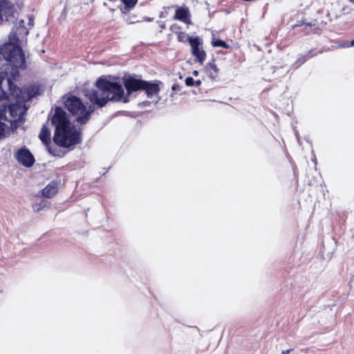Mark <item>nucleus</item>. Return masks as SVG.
I'll list each match as a JSON object with an SVG mask.
<instances>
[{
  "label": "nucleus",
  "mask_w": 354,
  "mask_h": 354,
  "mask_svg": "<svg viewBox=\"0 0 354 354\" xmlns=\"http://www.w3.org/2000/svg\"><path fill=\"white\" fill-rule=\"evenodd\" d=\"M193 74L194 75H198V72L196 71H195L193 72Z\"/></svg>",
  "instance_id": "a878e982"
},
{
  "label": "nucleus",
  "mask_w": 354,
  "mask_h": 354,
  "mask_svg": "<svg viewBox=\"0 0 354 354\" xmlns=\"http://www.w3.org/2000/svg\"><path fill=\"white\" fill-rule=\"evenodd\" d=\"M15 156L17 161L26 167H32L35 162L33 155L26 148L19 149Z\"/></svg>",
  "instance_id": "6e6552de"
},
{
  "label": "nucleus",
  "mask_w": 354,
  "mask_h": 354,
  "mask_svg": "<svg viewBox=\"0 0 354 354\" xmlns=\"http://www.w3.org/2000/svg\"><path fill=\"white\" fill-rule=\"evenodd\" d=\"M207 73L208 76L212 79L215 80L218 76V69L216 65L214 64V61L212 62H209L205 66Z\"/></svg>",
  "instance_id": "dca6fc26"
},
{
  "label": "nucleus",
  "mask_w": 354,
  "mask_h": 354,
  "mask_svg": "<svg viewBox=\"0 0 354 354\" xmlns=\"http://www.w3.org/2000/svg\"><path fill=\"white\" fill-rule=\"evenodd\" d=\"M8 82L10 84V94L15 97V101L9 104H3L2 107H0V109H3L5 106L6 112L8 110L9 118H7L6 121H9L10 122H17L21 120L24 113V107L25 106V100L21 95V90L16 86H14V88H12V85L13 84L10 80H8Z\"/></svg>",
  "instance_id": "20e7f679"
},
{
  "label": "nucleus",
  "mask_w": 354,
  "mask_h": 354,
  "mask_svg": "<svg viewBox=\"0 0 354 354\" xmlns=\"http://www.w3.org/2000/svg\"><path fill=\"white\" fill-rule=\"evenodd\" d=\"M171 89L173 91H180V86L178 84H174L172 85Z\"/></svg>",
  "instance_id": "4be33fe9"
},
{
  "label": "nucleus",
  "mask_w": 354,
  "mask_h": 354,
  "mask_svg": "<svg viewBox=\"0 0 354 354\" xmlns=\"http://www.w3.org/2000/svg\"><path fill=\"white\" fill-rule=\"evenodd\" d=\"M122 83L128 94L141 91L143 80L137 79L131 75L124 76Z\"/></svg>",
  "instance_id": "0eeeda50"
},
{
  "label": "nucleus",
  "mask_w": 354,
  "mask_h": 354,
  "mask_svg": "<svg viewBox=\"0 0 354 354\" xmlns=\"http://www.w3.org/2000/svg\"><path fill=\"white\" fill-rule=\"evenodd\" d=\"M111 80L105 77H100L95 82L97 89H91L86 94L91 102L88 107L84 105V114L75 118L79 125L86 124L91 119V114L96 109L105 106L109 102H120L124 97V90L119 77H109Z\"/></svg>",
  "instance_id": "f257e3e1"
},
{
  "label": "nucleus",
  "mask_w": 354,
  "mask_h": 354,
  "mask_svg": "<svg viewBox=\"0 0 354 354\" xmlns=\"http://www.w3.org/2000/svg\"><path fill=\"white\" fill-rule=\"evenodd\" d=\"M127 8H133L138 3V0H121Z\"/></svg>",
  "instance_id": "6ab92c4d"
},
{
  "label": "nucleus",
  "mask_w": 354,
  "mask_h": 354,
  "mask_svg": "<svg viewBox=\"0 0 354 354\" xmlns=\"http://www.w3.org/2000/svg\"><path fill=\"white\" fill-rule=\"evenodd\" d=\"M57 192V185L55 182H51L41 190V195L45 198H50L53 197Z\"/></svg>",
  "instance_id": "ddd939ff"
},
{
  "label": "nucleus",
  "mask_w": 354,
  "mask_h": 354,
  "mask_svg": "<svg viewBox=\"0 0 354 354\" xmlns=\"http://www.w3.org/2000/svg\"><path fill=\"white\" fill-rule=\"evenodd\" d=\"M292 350H293L292 348H290V349H288V350H286V351H282V354H289V353H290V352L291 351H292Z\"/></svg>",
  "instance_id": "5701e85b"
},
{
  "label": "nucleus",
  "mask_w": 354,
  "mask_h": 354,
  "mask_svg": "<svg viewBox=\"0 0 354 354\" xmlns=\"http://www.w3.org/2000/svg\"><path fill=\"white\" fill-rule=\"evenodd\" d=\"M185 84L187 86H193L195 85V81L193 79V77H187L185 78Z\"/></svg>",
  "instance_id": "aec40b11"
},
{
  "label": "nucleus",
  "mask_w": 354,
  "mask_h": 354,
  "mask_svg": "<svg viewBox=\"0 0 354 354\" xmlns=\"http://www.w3.org/2000/svg\"><path fill=\"white\" fill-rule=\"evenodd\" d=\"M7 120V117L6 116V107L4 106L3 109H0V120Z\"/></svg>",
  "instance_id": "412c9836"
},
{
  "label": "nucleus",
  "mask_w": 354,
  "mask_h": 354,
  "mask_svg": "<svg viewBox=\"0 0 354 354\" xmlns=\"http://www.w3.org/2000/svg\"><path fill=\"white\" fill-rule=\"evenodd\" d=\"M51 124L55 127L54 142L62 147H71L80 144L81 131L71 126L66 112L61 106H55L54 113L48 115Z\"/></svg>",
  "instance_id": "f03ea898"
},
{
  "label": "nucleus",
  "mask_w": 354,
  "mask_h": 354,
  "mask_svg": "<svg viewBox=\"0 0 354 354\" xmlns=\"http://www.w3.org/2000/svg\"><path fill=\"white\" fill-rule=\"evenodd\" d=\"M351 46H354V39L351 41Z\"/></svg>",
  "instance_id": "393cba45"
},
{
  "label": "nucleus",
  "mask_w": 354,
  "mask_h": 354,
  "mask_svg": "<svg viewBox=\"0 0 354 354\" xmlns=\"http://www.w3.org/2000/svg\"><path fill=\"white\" fill-rule=\"evenodd\" d=\"M6 61L12 67L24 69L26 68V57L20 40L16 32H10L8 41L0 46V62Z\"/></svg>",
  "instance_id": "7ed1b4c3"
},
{
  "label": "nucleus",
  "mask_w": 354,
  "mask_h": 354,
  "mask_svg": "<svg viewBox=\"0 0 354 354\" xmlns=\"http://www.w3.org/2000/svg\"><path fill=\"white\" fill-rule=\"evenodd\" d=\"M39 138L46 145H49L51 142L50 131L47 126V122L42 125Z\"/></svg>",
  "instance_id": "4468645a"
},
{
  "label": "nucleus",
  "mask_w": 354,
  "mask_h": 354,
  "mask_svg": "<svg viewBox=\"0 0 354 354\" xmlns=\"http://www.w3.org/2000/svg\"><path fill=\"white\" fill-rule=\"evenodd\" d=\"M170 29L176 35L178 42L186 43L188 41L190 44V39H194V37L189 36L185 32L176 30L180 29V26L176 24L172 25Z\"/></svg>",
  "instance_id": "f8f14e48"
},
{
  "label": "nucleus",
  "mask_w": 354,
  "mask_h": 354,
  "mask_svg": "<svg viewBox=\"0 0 354 354\" xmlns=\"http://www.w3.org/2000/svg\"><path fill=\"white\" fill-rule=\"evenodd\" d=\"M212 46L214 47H222L224 48H229L228 44H227V43L225 41L221 40V39H217V40L213 41Z\"/></svg>",
  "instance_id": "a211bd4d"
},
{
  "label": "nucleus",
  "mask_w": 354,
  "mask_h": 354,
  "mask_svg": "<svg viewBox=\"0 0 354 354\" xmlns=\"http://www.w3.org/2000/svg\"><path fill=\"white\" fill-rule=\"evenodd\" d=\"M201 83L202 82H201V81L200 80H198L195 81V85L197 86H200L201 84Z\"/></svg>",
  "instance_id": "b1692460"
},
{
  "label": "nucleus",
  "mask_w": 354,
  "mask_h": 354,
  "mask_svg": "<svg viewBox=\"0 0 354 354\" xmlns=\"http://www.w3.org/2000/svg\"><path fill=\"white\" fill-rule=\"evenodd\" d=\"M12 11L13 5L8 0H0V24L8 21Z\"/></svg>",
  "instance_id": "9d476101"
},
{
  "label": "nucleus",
  "mask_w": 354,
  "mask_h": 354,
  "mask_svg": "<svg viewBox=\"0 0 354 354\" xmlns=\"http://www.w3.org/2000/svg\"><path fill=\"white\" fill-rule=\"evenodd\" d=\"M84 105L82 100L75 95L68 97L64 102V107L76 118L84 114Z\"/></svg>",
  "instance_id": "39448f33"
},
{
  "label": "nucleus",
  "mask_w": 354,
  "mask_h": 354,
  "mask_svg": "<svg viewBox=\"0 0 354 354\" xmlns=\"http://www.w3.org/2000/svg\"><path fill=\"white\" fill-rule=\"evenodd\" d=\"M301 28V30H304V33L305 34H308L310 30H311V24H309V23H299V24H296L295 25L292 26V28Z\"/></svg>",
  "instance_id": "f3484780"
},
{
  "label": "nucleus",
  "mask_w": 354,
  "mask_h": 354,
  "mask_svg": "<svg viewBox=\"0 0 354 354\" xmlns=\"http://www.w3.org/2000/svg\"><path fill=\"white\" fill-rule=\"evenodd\" d=\"M173 19L180 21L187 25L191 24V15L189 8L187 6L178 7L176 10Z\"/></svg>",
  "instance_id": "9b49d317"
},
{
  "label": "nucleus",
  "mask_w": 354,
  "mask_h": 354,
  "mask_svg": "<svg viewBox=\"0 0 354 354\" xmlns=\"http://www.w3.org/2000/svg\"><path fill=\"white\" fill-rule=\"evenodd\" d=\"M161 84V82L159 80H156L153 82L143 80L141 91H145L147 97H151L159 93L160 91V85Z\"/></svg>",
  "instance_id": "1a4fd4ad"
},
{
  "label": "nucleus",
  "mask_w": 354,
  "mask_h": 354,
  "mask_svg": "<svg viewBox=\"0 0 354 354\" xmlns=\"http://www.w3.org/2000/svg\"><path fill=\"white\" fill-rule=\"evenodd\" d=\"M26 92L28 100H30L32 97H36L37 95H39L41 93L40 86L36 84H32L27 86L26 88Z\"/></svg>",
  "instance_id": "2eb2a0df"
},
{
  "label": "nucleus",
  "mask_w": 354,
  "mask_h": 354,
  "mask_svg": "<svg viewBox=\"0 0 354 354\" xmlns=\"http://www.w3.org/2000/svg\"><path fill=\"white\" fill-rule=\"evenodd\" d=\"M191 53L194 57V61L203 64L206 59L207 54L203 48V40L199 37H195L190 39Z\"/></svg>",
  "instance_id": "423d86ee"
}]
</instances>
